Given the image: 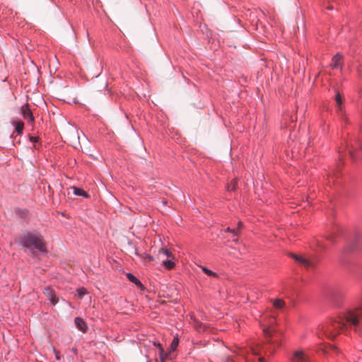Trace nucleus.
<instances>
[{"label": "nucleus", "mask_w": 362, "mask_h": 362, "mask_svg": "<svg viewBox=\"0 0 362 362\" xmlns=\"http://www.w3.org/2000/svg\"><path fill=\"white\" fill-rule=\"evenodd\" d=\"M144 258L146 259L148 262H152L154 260V257L152 255L148 254L144 255Z\"/></svg>", "instance_id": "27"}, {"label": "nucleus", "mask_w": 362, "mask_h": 362, "mask_svg": "<svg viewBox=\"0 0 362 362\" xmlns=\"http://www.w3.org/2000/svg\"><path fill=\"white\" fill-rule=\"evenodd\" d=\"M275 320H275L274 318H272V322L271 323H273V322H275Z\"/></svg>", "instance_id": "32"}, {"label": "nucleus", "mask_w": 362, "mask_h": 362, "mask_svg": "<svg viewBox=\"0 0 362 362\" xmlns=\"http://www.w3.org/2000/svg\"><path fill=\"white\" fill-rule=\"evenodd\" d=\"M159 254L161 255H164L165 256H166L167 257H172V253L168 250L167 249H164V248H161L160 250H159Z\"/></svg>", "instance_id": "20"}, {"label": "nucleus", "mask_w": 362, "mask_h": 362, "mask_svg": "<svg viewBox=\"0 0 362 362\" xmlns=\"http://www.w3.org/2000/svg\"><path fill=\"white\" fill-rule=\"evenodd\" d=\"M154 346H158L159 348V351H160V347H162V346H161V344L160 343H156L155 342L154 343Z\"/></svg>", "instance_id": "31"}, {"label": "nucleus", "mask_w": 362, "mask_h": 362, "mask_svg": "<svg viewBox=\"0 0 362 362\" xmlns=\"http://www.w3.org/2000/svg\"><path fill=\"white\" fill-rule=\"evenodd\" d=\"M16 132L20 134L23 132L24 124L22 121H17L13 123Z\"/></svg>", "instance_id": "14"}, {"label": "nucleus", "mask_w": 362, "mask_h": 362, "mask_svg": "<svg viewBox=\"0 0 362 362\" xmlns=\"http://www.w3.org/2000/svg\"><path fill=\"white\" fill-rule=\"evenodd\" d=\"M292 362H310L309 356L302 350L293 353Z\"/></svg>", "instance_id": "4"}, {"label": "nucleus", "mask_w": 362, "mask_h": 362, "mask_svg": "<svg viewBox=\"0 0 362 362\" xmlns=\"http://www.w3.org/2000/svg\"><path fill=\"white\" fill-rule=\"evenodd\" d=\"M78 297L81 299L83 297L87 294V290L84 287H81L77 288L76 290Z\"/></svg>", "instance_id": "18"}, {"label": "nucleus", "mask_w": 362, "mask_h": 362, "mask_svg": "<svg viewBox=\"0 0 362 362\" xmlns=\"http://www.w3.org/2000/svg\"><path fill=\"white\" fill-rule=\"evenodd\" d=\"M327 238V240H329L332 243H334L335 242L334 238L332 237V235H329Z\"/></svg>", "instance_id": "30"}, {"label": "nucleus", "mask_w": 362, "mask_h": 362, "mask_svg": "<svg viewBox=\"0 0 362 362\" xmlns=\"http://www.w3.org/2000/svg\"><path fill=\"white\" fill-rule=\"evenodd\" d=\"M178 344H179V339H178V337L176 336L173 338V339L170 344V351H175L177 349Z\"/></svg>", "instance_id": "17"}, {"label": "nucleus", "mask_w": 362, "mask_h": 362, "mask_svg": "<svg viewBox=\"0 0 362 362\" xmlns=\"http://www.w3.org/2000/svg\"><path fill=\"white\" fill-rule=\"evenodd\" d=\"M343 293L340 291H335L331 297L332 303L334 306L339 308L343 305L342 301Z\"/></svg>", "instance_id": "5"}, {"label": "nucleus", "mask_w": 362, "mask_h": 362, "mask_svg": "<svg viewBox=\"0 0 362 362\" xmlns=\"http://www.w3.org/2000/svg\"><path fill=\"white\" fill-rule=\"evenodd\" d=\"M20 244L31 251L36 250L41 253H45L47 252L46 244L43 238L38 234L29 233L25 235L21 238Z\"/></svg>", "instance_id": "2"}, {"label": "nucleus", "mask_w": 362, "mask_h": 362, "mask_svg": "<svg viewBox=\"0 0 362 362\" xmlns=\"http://www.w3.org/2000/svg\"><path fill=\"white\" fill-rule=\"evenodd\" d=\"M342 58V55L339 53L332 57L331 65L333 69H339L341 67Z\"/></svg>", "instance_id": "10"}, {"label": "nucleus", "mask_w": 362, "mask_h": 362, "mask_svg": "<svg viewBox=\"0 0 362 362\" xmlns=\"http://www.w3.org/2000/svg\"><path fill=\"white\" fill-rule=\"evenodd\" d=\"M263 332L267 340L266 344L251 345L247 348L238 346L226 359V362H240V358L244 362H255V358L258 362H264L265 359L262 354L271 356L274 353L276 347L281 345L282 333L276 330L272 325L264 327Z\"/></svg>", "instance_id": "1"}, {"label": "nucleus", "mask_w": 362, "mask_h": 362, "mask_svg": "<svg viewBox=\"0 0 362 362\" xmlns=\"http://www.w3.org/2000/svg\"><path fill=\"white\" fill-rule=\"evenodd\" d=\"M191 319L192 320L193 326L197 331H198L199 332H202L206 330L205 325H204L202 322L192 317H191Z\"/></svg>", "instance_id": "11"}, {"label": "nucleus", "mask_w": 362, "mask_h": 362, "mask_svg": "<svg viewBox=\"0 0 362 362\" xmlns=\"http://www.w3.org/2000/svg\"><path fill=\"white\" fill-rule=\"evenodd\" d=\"M43 293L48 298V299L53 305H55L58 303L59 299L57 297L56 293L54 289H52L50 287H47L44 288Z\"/></svg>", "instance_id": "6"}, {"label": "nucleus", "mask_w": 362, "mask_h": 362, "mask_svg": "<svg viewBox=\"0 0 362 362\" xmlns=\"http://www.w3.org/2000/svg\"><path fill=\"white\" fill-rule=\"evenodd\" d=\"M236 187V182L232 181L227 187V189L228 191H233L235 189Z\"/></svg>", "instance_id": "22"}, {"label": "nucleus", "mask_w": 362, "mask_h": 362, "mask_svg": "<svg viewBox=\"0 0 362 362\" xmlns=\"http://www.w3.org/2000/svg\"><path fill=\"white\" fill-rule=\"evenodd\" d=\"M74 194L77 196H82L84 197H88V195L86 192L83 189L78 187H74Z\"/></svg>", "instance_id": "15"}, {"label": "nucleus", "mask_w": 362, "mask_h": 362, "mask_svg": "<svg viewBox=\"0 0 362 362\" xmlns=\"http://www.w3.org/2000/svg\"><path fill=\"white\" fill-rule=\"evenodd\" d=\"M163 264L165 266V267L168 269H171L174 267L175 263L172 260H163Z\"/></svg>", "instance_id": "19"}, {"label": "nucleus", "mask_w": 362, "mask_h": 362, "mask_svg": "<svg viewBox=\"0 0 362 362\" xmlns=\"http://www.w3.org/2000/svg\"><path fill=\"white\" fill-rule=\"evenodd\" d=\"M54 352L55 354V358L57 360H60L59 353L55 349H54Z\"/></svg>", "instance_id": "29"}, {"label": "nucleus", "mask_w": 362, "mask_h": 362, "mask_svg": "<svg viewBox=\"0 0 362 362\" xmlns=\"http://www.w3.org/2000/svg\"><path fill=\"white\" fill-rule=\"evenodd\" d=\"M159 352H160L159 356H160V362H165V356L163 354L164 350H163V347H160V351H159Z\"/></svg>", "instance_id": "25"}, {"label": "nucleus", "mask_w": 362, "mask_h": 362, "mask_svg": "<svg viewBox=\"0 0 362 362\" xmlns=\"http://www.w3.org/2000/svg\"><path fill=\"white\" fill-rule=\"evenodd\" d=\"M127 277L129 281L134 283L136 286H142L141 282L132 273H127Z\"/></svg>", "instance_id": "13"}, {"label": "nucleus", "mask_w": 362, "mask_h": 362, "mask_svg": "<svg viewBox=\"0 0 362 362\" xmlns=\"http://www.w3.org/2000/svg\"><path fill=\"white\" fill-rule=\"evenodd\" d=\"M293 257L296 262L306 268L313 267L314 265L313 262L300 255H293Z\"/></svg>", "instance_id": "8"}, {"label": "nucleus", "mask_w": 362, "mask_h": 362, "mask_svg": "<svg viewBox=\"0 0 362 362\" xmlns=\"http://www.w3.org/2000/svg\"><path fill=\"white\" fill-rule=\"evenodd\" d=\"M74 324L78 330L81 331L82 332H86V330L88 329L87 324L81 317H75Z\"/></svg>", "instance_id": "9"}, {"label": "nucleus", "mask_w": 362, "mask_h": 362, "mask_svg": "<svg viewBox=\"0 0 362 362\" xmlns=\"http://www.w3.org/2000/svg\"><path fill=\"white\" fill-rule=\"evenodd\" d=\"M202 271L207 275L209 276H216V273H214V272H212L211 270L207 269L206 267H202Z\"/></svg>", "instance_id": "21"}, {"label": "nucleus", "mask_w": 362, "mask_h": 362, "mask_svg": "<svg viewBox=\"0 0 362 362\" xmlns=\"http://www.w3.org/2000/svg\"><path fill=\"white\" fill-rule=\"evenodd\" d=\"M335 100L337 105V111L339 114H343V106H342V98L339 94L337 93L335 95Z\"/></svg>", "instance_id": "12"}, {"label": "nucleus", "mask_w": 362, "mask_h": 362, "mask_svg": "<svg viewBox=\"0 0 362 362\" xmlns=\"http://www.w3.org/2000/svg\"><path fill=\"white\" fill-rule=\"evenodd\" d=\"M346 148L348 150L349 156L353 159H356V151L357 149H362V143L359 139H355L354 142L347 144Z\"/></svg>", "instance_id": "3"}, {"label": "nucleus", "mask_w": 362, "mask_h": 362, "mask_svg": "<svg viewBox=\"0 0 362 362\" xmlns=\"http://www.w3.org/2000/svg\"><path fill=\"white\" fill-rule=\"evenodd\" d=\"M329 351H332L333 352H337L338 349L336 346H330L329 347H326L325 350L323 349V351H325V353H327Z\"/></svg>", "instance_id": "23"}, {"label": "nucleus", "mask_w": 362, "mask_h": 362, "mask_svg": "<svg viewBox=\"0 0 362 362\" xmlns=\"http://www.w3.org/2000/svg\"><path fill=\"white\" fill-rule=\"evenodd\" d=\"M29 139L33 143H37L39 141V137H37V136H30L29 137Z\"/></svg>", "instance_id": "26"}, {"label": "nucleus", "mask_w": 362, "mask_h": 362, "mask_svg": "<svg viewBox=\"0 0 362 362\" xmlns=\"http://www.w3.org/2000/svg\"><path fill=\"white\" fill-rule=\"evenodd\" d=\"M316 245L320 249L324 250L325 248V246L319 240L316 241Z\"/></svg>", "instance_id": "28"}, {"label": "nucleus", "mask_w": 362, "mask_h": 362, "mask_svg": "<svg viewBox=\"0 0 362 362\" xmlns=\"http://www.w3.org/2000/svg\"><path fill=\"white\" fill-rule=\"evenodd\" d=\"M284 301L281 299H276L273 302V305L276 309H282L284 307Z\"/></svg>", "instance_id": "16"}, {"label": "nucleus", "mask_w": 362, "mask_h": 362, "mask_svg": "<svg viewBox=\"0 0 362 362\" xmlns=\"http://www.w3.org/2000/svg\"><path fill=\"white\" fill-rule=\"evenodd\" d=\"M241 226H242V223H241V222H239V223H238V228L231 230V229L228 227V228H227L226 231H230V232L233 233L235 235H236L238 234V230L239 228H240V227H241Z\"/></svg>", "instance_id": "24"}, {"label": "nucleus", "mask_w": 362, "mask_h": 362, "mask_svg": "<svg viewBox=\"0 0 362 362\" xmlns=\"http://www.w3.org/2000/svg\"><path fill=\"white\" fill-rule=\"evenodd\" d=\"M21 113L25 119H27L28 122H30L34 121L33 115L32 113V111L29 108L28 103L25 104L21 107Z\"/></svg>", "instance_id": "7"}]
</instances>
